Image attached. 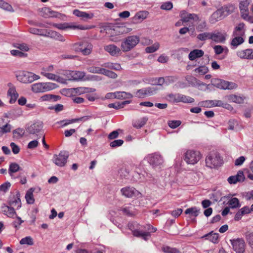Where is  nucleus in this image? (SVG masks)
Here are the masks:
<instances>
[{"instance_id":"24","label":"nucleus","mask_w":253,"mask_h":253,"mask_svg":"<svg viewBox=\"0 0 253 253\" xmlns=\"http://www.w3.org/2000/svg\"><path fill=\"white\" fill-rule=\"evenodd\" d=\"M1 211L2 213L9 217L14 218L16 217V212L14 209L10 206L3 205L1 207Z\"/></svg>"},{"instance_id":"12","label":"nucleus","mask_w":253,"mask_h":253,"mask_svg":"<svg viewBox=\"0 0 253 253\" xmlns=\"http://www.w3.org/2000/svg\"><path fill=\"white\" fill-rule=\"evenodd\" d=\"M68 157V152L64 151H61L58 155H54L52 161L57 166L62 167L66 164Z\"/></svg>"},{"instance_id":"60","label":"nucleus","mask_w":253,"mask_h":253,"mask_svg":"<svg viewBox=\"0 0 253 253\" xmlns=\"http://www.w3.org/2000/svg\"><path fill=\"white\" fill-rule=\"evenodd\" d=\"M208 68L205 66H201L194 70L195 73L200 75H205L208 72Z\"/></svg>"},{"instance_id":"51","label":"nucleus","mask_w":253,"mask_h":253,"mask_svg":"<svg viewBox=\"0 0 253 253\" xmlns=\"http://www.w3.org/2000/svg\"><path fill=\"white\" fill-rule=\"evenodd\" d=\"M102 74L114 79H116L118 77L117 74L115 72L105 68H103Z\"/></svg>"},{"instance_id":"62","label":"nucleus","mask_w":253,"mask_h":253,"mask_svg":"<svg viewBox=\"0 0 253 253\" xmlns=\"http://www.w3.org/2000/svg\"><path fill=\"white\" fill-rule=\"evenodd\" d=\"M0 7L9 11H13L12 7L9 3L4 1L3 0L0 1Z\"/></svg>"},{"instance_id":"5","label":"nucleus","mask_w":253,"mask_h":253,"mask_svg":"<svg viewBox=\"0 0 253 253\" xmlns=\"http://www.w3.org/2000/svg\"><path fill=\"white\" fill-rule=\"evenodd\" d=\"M201 153L196 150H188L184 153V160L188 165H195L201 159Z\"/></svg>"},{"instance_id":"38","label":"nucleus","mask_w":253,"mask_h":253,"mask_svg":"<svg viewBox=\"0 0 253 253\" xmlns=\"http://www.w3.org/2000/svg\"><path fill=\"white\" fill-rule=\"evenodd\" d=\"M102 66L106 68L116 71H119L122 69L121 65L117 63L107 62L103 64Z\"/></svg>"},{"instance_id":"29","label":"nucleus","mask_w":253,"mask_h":253,"mask_svg":"<svg viewBox=\"0 0 253 253\" xmlns=\"http://www.w3.org/2000/svg\"><path fill=\"white\" fill-rule=\"evenodd\" d=\"M226 97L229 102L238 104L243 103L246 99L245 97L243 96H239L235 94H230L226 96Z\"/></svg>"},{"instance_id":"64","label":"nucleus","mask_w":253,"mask_h":253,"mask_svg":"<svg viewBox=\"0 0 253 253\" xmlns=\"http://www.w3.org/2000/svg\"><path fill=\"white\" fill-rule=\"evenodd\" d=\"M162 250L166 253H180L176 248H172L168 246L164 247Z\"/></svg>"},{"instance_id":"20","label":"nucleus","mask_w":253,"mask_h":253,"mask_svg":"<svg viewBox=\"0 0 253 253\" xmlns=\"http://www.w3.org/2000/svg\"><path fill=\"white\" fill-rule=\"evenodd\" d=\"M53 26L56 28L60 30H65L67 29H78L80 30H85L87 29V28H85L84 26L82 25H70L68 23H60V24H53Z\"/></svg>"},{"instance_id":"33","label":"nucleus","mask_w":253,"mask_h":253,"mask_svg":"<svg viewBox=\"0 0 253 253\" xmlns=\"http://www.w3.org/2000/svg\"><path fill=\"white\" fill-rule=\"evenodd\" d=\"M245 24L243 23H239L235 28L233 32L232 36H242L245 34Z\"/></svg>"},{"instance_id":"23","label":"nucleus","mask_w":253,"mask_h":253,"mask_svg":"<svg viewBox=\"0 0 253 253\" xmlns=\"http://www.w3.org/2000/svg\"><path fill=\"white\" fill-rule=\"evenodd\" d=\"M237 56L242 59H253V49L248 48L237 52Z\"/></svg>"},{"instance_id":"2","label":"nucleus","mask_w":253,"mask_h":253,"mask_svg":"<svg viewBox=\"0 0 253 253\" xmlns=\"http://www.w3.org/2000/svg\"><path fill=\"white\" fill-rule=\"evenodd\" d=\"M206 166L210 168H216L221 165L222 159L217 152H211L206 158Z\"/></svg>"},{"instance_id":"36","label":"nucleus","mask_w":253,"mask_h":253,"mask_svg":"<svg viewBox=\"0 0 253 253\" xmlns=\"http://www.w3.org/2000/svg\"><path fill=\"white\" fill-rule=\"evenodd\" d=\"M29 32L35 35H38L40 36H42L44 37H47L48 36V35L47 34L48 31H45L44 30L42 29H40L38 28H30L29 29Z\"/></svg>"},{"instance_id":"59","label":"nucleus","mask_w":253,"mask_h":253,"mask_svg":"<svg viewBox=\"0 0 253 253\" xmlns=\"http://www.w3.org/2000/svg\"><path fill=\"white\" fill-rule=\"evenodd\" d=\"M80 120H81V119H72V120H64L58 122L57 124H61L62 126H67L69 124L75 123Z\"/></svg>"},{"instance_id":"17","label":"nucleus","mask_w":253,"mask_h":253,"mask_svg":"<svg viewBox=\"0 0 253 253\" xmlns=\"http://www.w3.org/2000/svg\"><path fill=\"white\" fill-rule=\"evenodd\" d=\"M122 194L127 198H132L138 196L140 194V192L132 187L126 186L121 189Z\"/></svg>"},{"instance_id":"8","label":"nucleus","mask_w":253,"mask_h":253,"mask_svg":"<svg viewBox=\"0 0 253 253\" xmlns=\"http://www.w3.org/2000/svg\"><path fill=\"white\" fill-rule=\"evenodd\" d=\"M53 70L54 66L52 65L43 67L41 69V74L49 80L60 82L61 78L54 74H52V72Z\"/></svg>"},{"instance_id":"40","label":"nucleus","mask_w":253,"mask_h":253,"mask_svg":"<svg viewBox=\"0 0 253 253\" xmlns=\"http://www.w3.org/2000/svg\"><path fill=\"white\" fill-rule=\"evenodd\" d=\"M34 189L30 188L28 190L25 195V199L28 204H33L35 202V199L33 196V192Z\"/></svg>"},{"instance_id":"14","label":"nucleus","mask_w":253,"mask_h":253,"mask_svg":"<svg viewBox=\"0 0 253 253\" xmlns=\"http://www.w3.org/2000/svg\"><path fill=\"white\" fill-rule=\"evenodd\" d=\"M157 89L154 87H148L137 90L135 96L139 98H143L147 96H151L156 93Z\"/></svg>"},{"instance_id":"41","label":"nucleus","mask_w":253,"mask_h":253,"mask_svg":"<svg viewBox=\"0 0 253 253\" xmlns=\"http://www.w3.org/2000/svg\"><path fill=\"white\" fill-rule=\"evenodd\" d=\"M20 169L19 165L15 163H12L9 165L8 173L12 178H13V173L18 171Z\"/></svg>"},{"instance_id":"16","label":"nucleus","mask_w":253,"mask_h":253,"mask_svg":"<svg viewBox=\"0 0 253 253\" xmlns=\"http://www.w3.org/2000/svg\"><path fill=\"white\" fill-rule=\"evenodd\" d=\"M251 2V0H244L240 3V9L242 17L246 20H249L248 6Z\"/></svg>"},{"instance_id":"43","label":"nucleus","mask_w":253,"mask_h":253,"mask_svg":"<svg viewBox=\"0 0 253 253\" xmlns=\"http://www.w3.org/2000/svg\"><path fill=\"white\" fill-rule=\"evenodd\" d=\"M60 98V97L57 95H55L53 94H44L41 96L40 98V100L41 101H57Z\"/></svg>"},{"instance_id":"21","label":"nucleus","mask_w":253,"mask_h":253,"mask_svg":"<svg viewBox=\"0 0 253 253\" xmlns=\"http://www.w3.org/2000/svg\"><path fill=\"white\" fill-rule=\"evenodd\" d=\"M245 179L243 171L239 170L236 175L228 177L227 181L230 184H236L238 182H243Z\"/></svg>"},{"instance_id":"52","label":"nucleus","mask_w":253,"mask_h":253,"mask_svg":"<svg viewBox=\"0 0 253 253\" xmlns=\"http://www.w3.org/2000/svg\"><path fill=\"white\" fill-rule=\"evenodd\" d=\"M25 131L23 128H18L13 131V137L16 139L21 138L24 134Z\"/></svg>"},{"instance_id":"1","label":"nucleus","mask_w":253,"mask_h":253,"mask_svg":"<svg viewBox=\"0 0 253 253\" xmlns=\"http://www.w3.org/2000/svg\"><path fill=\"white\" fill-rule=\"evenodd\" d=\"M16 77L17 81L23 84H30L40 79V77L39 75L26 71L17 72Z\"/></svg>"},{"instance_id":"44","label":"nucleus","mask_w":253,"mask_h":253,"mask_svg":"<svg viewBox=\"0 0 253 253\" xmlns=\"http://www.w3.org/2000/svg\"><path fill=\"white\" fill-rule=\"evenodd\" d=\"M229 207L231 209H236L241 206L239 201L237 198H232L228 201Z\"/></svg>"},{"instance_id":"48","label":"nucleus","mask_w":253,"mask_h":253,"mask_svg":"<svg viewBox=\"0 0 253 253\" xmlns=\"http://www.w3.org/2000/svg\"><path fill=\"white\" fill-rule=\"evenodd\" d=\"M194 102V99L188 96H186L182 94H180L179 102L184 103H191Z\"/></svg>"},{"instance_id":"15","label":"nucleus","mask_w":253,"mask_h":253,"mask_svg":"<svg viewBox=\"0 0 253 253\" xmlns=\"http://www.w3.org/2000/svg\"><path fill=\"white\" fill-rule=\"evenodd\" d=\"M233 249L236 253H243L245 250V243L243 239L238 238L230 240Z\"/></svg>"},{"instance_id":"49","label":"nucleus","mask_w":253,"mask_h":253,"mask_svg":"<svg viewBox=\"0 0 253 253\" xmlns=\"http://www.w3.org/2000/svg\"><path fill=\"white\" fill-rule=\"evenodd\" d=\"M211 33L204 32L198 35L197 39L201 41H205L208 39L211 40Z\"/></svg>"},{"instance_id":"46","label":"nucleus","mask_w":253,"mask_h":253,"mask_svg":"<svg viewBox=\"0 0 253 253\" xmlns=\"http://www.w3.org/2000/svg\"><path fill=\"white\" fill-rule=\"evenodd\" d=\"M47 34L48 35V37H53L57 40H59L61 42H64L65 41V39H64L63 36L58 34L57 32L55 31L50 30L48 31Z\"/></svg>"},{"instance_id":"32","label":"nucleus","mask_w":253,"mask_h":253,"mask_svg":"<svg viewBox=\"0 0 253 253\" xmlns=\"http://www.w3.org/2000/svg\"><path fill=\"white\" fill-rule=\"evenodd\" d=\"M251 210L248 206H245L241 209L235 214L234 219L236 221H239L241 219L242 216L246 214L250 213Z\"/></svg>"},{"instance_id":"4","label":"nucleus","mask_w":253,"mask_h":253,"mask_svg":"<svg viewBox=\"0 0 253 253\" xmlns=\"http://www.w3.org/2000/svg\"><path fill=\"white\" fill-rule=\"evenodd\" d=\"M139 37L137 36H130L125 39L121 43V49L124 52L130 51L139 42Z\"/></svg>"},{"instance_id":"58","label":"nucleus","mask_w":253,"mask_h":253,"mask_svg":"<svg viewBox=\"0 0 253 253\" xmlns=\"http://www.w3.org/2000/svg\"><path fill=\"white\" fill-rule=\"evenodd\" d=\"M207 29V23L205 21H201L196 26V30L198 32H203Z\"/></svg>"},{"instance_id":"18","label":"nucleus","mask_w":253,"mask_h":253,"mask_svg":"<svg viewBox=\"0 0 253 253\" xmlns=\"http://www.w3.org/2000/svg\"><path fill=\"white\" fill-rule=\"evenodd\" d=\"M121 211H122L124 215L132 216L136 214V210L135 206L131 204H126L124 205L121 208Z\"/></svg>"},{"instance_id":"25","label":"nucleus","mask_w":253,"mask_h":253,"mask_svg":"<svg viewBox=\"0 0 253 253\" xmlns=\"http://www.w3.org/2000/svg\"><path fill=\"white\" fill-rule=\"evenodd\" d=\"M8 85L9 87L7 91V94L10 96V102L14 103L18 97V94L16 90L15 87L11 84L9 83Z\"/></svg>"},{"instance_id":"47","label":"nucleus","mask_w":253,"mask_h":253,"mask_svg":"<svg viewBox=\"0 0 253 253\" xmlns=\"http://www.w3.org/2000/svg\"><path fill=\"white\" fill-rule=\"evenodd\" d=\"M180 93H170L167 95V99L171 102H179Z\"/></svg>"},{"instance_id":"50","label":"nucleus","mask_w":253,"mask_h":253,"mask_svg":"<svg viewBox=\"0 0 253 253\" xmlns=\"http://www.w3.org/2000/svg\"><path fill=\"white\" fill-rule=\"evenodd\" d=\"M129 101H125L121 103H110L108 104V107L110 108H113L116 109H119L122 108H123L124 105L126 104L129 103Z\"/></svg>"},{"instance_id":"54","label":"nucleus","mask_w":253,"mask_h":253,"mask_svg":"<svg viewBox=\"0 0 253 253\" xmlns=\"http://www.w3.org/2000/svg\"><path fill=\"white\" fill-rule=\"evenodd\" d=\"M20 244L21 245H27L32 246L34 244V242L32 237L30 236H28L22 238L20 241Z\"/></svg>"},{"instance_id":"31","label":"nucleus","mask_w":253,"mask_h":253,"mask_svg":"<svg viewBox=\"0 0 253 253\" xmlns=\"http://www.w3.org/2000/svg\"><path fill=\"white\" fill-rule=\"evenodd\" d=\"M204 54V52L201 49H194L189 53L188 58L190 60L193 61L197 58L201 57Z\"/></svg>"},{"instance_id":"37","label":"nucleus","mask_w":253,"mask_h":253,"mask_svg":"<svg viewBox=\"0 0 253 253\" xmlns=\"http://www.w3.org/2000/svg\"><path fill=\"white\" fill-rule=\"evenodd\" d=\"M148 118L147 117H143L140 119L134 121L132 123V125L133 127L136 128H140L146 124Z\"/></svg>"},{"instance_id":"9","label":"nucleus","mask_w":253,"mask_h":253,"mask_svg":"<svg viewBox=\"0 0 253 253\" xmlns=\"http://www.w3.org/2000/svg\"><path fill=\"white\" fill-rule=\"evenodd\" d=\"M146 231L147 232L142 231L139 229H136L133 230V234L134 236L138 237H141L144 240L147 241L149 237L151 236V233H154L156 231L157 229L153 227L150 224H148L145 227Z\"/></svg>"},{"instance_id":"26","label":"nucleus","mask_w":253,"mask_h":253,"mask_svg":"<svg viewBox=\"0 0 253 253\" xmlns=\"http://www.w3.org/2000/svg\"><path fill=\"white\" fill-rule=\"evenodd\" d=\"M234 38L232 39L230 42V45L232 49L236 48L239 45L242 44L245 41L243 36H232Z\"/></svg>"},{"instance_id":"35","label":"nucleus","mask_w":253,"mask_h":253,"mask_svg":"<svg viewBox=\"0 0 253 253\" xmlns=\"http://www.w3.org/2000/svg\"><path fill=\"white\" fill-rule=\"evenodd\" d=\"M223 18V12L221 10H217L211 16V22L214 23L219 20H220Z\"/></svg>"},{"instance_id":"27","label":"nucleus","mask_w":253,"mask_h":253,"mask_svg":"<svg viewBox=\"0 0 253 253\" xmlns=\"http://www.w3.org/2000/svg\"><path fill=\"white\" fill-rule=\"evenodd\" d=\"M191 20L197 21L199 20V17L194 13L191 14L184 12L181 14V21L182 22L186 23L189 22Z\"/></svg>"},{"instance_id":"34","label":"nucleus","mask_w":253,"mask_h":253,"mask_svg":"<svg viewBox=\"0 0 253 253\" xmlns=\"http://www.w3.org/2000/svg\"><path fill=\"white\" fill-rule=\"evenodd\" d=\"M42 11L45 13L46 16L51 17H60L62 14L57 11L51 10L49 7H43Z\"/></svg>"},{"instance_id":"13","label":"nucleus","mask_w":253,"mask_h":253,"mask_svg":"<svg viewBox=\"0 0 253 253\" xmlns=\"http://www.w3.org/2000/svg\"><path fill=\"white\" fill-rule=\"evenodd\" d=\"M213 84L217 87L222 89H233L237 87V84L233 82H228L220 79H215Z\"/></svg>"},{"instance_id":"22","label":"nucleus","mask_w":253,"mask_h":253,"mask_svg":"<svg viewBox=\"0 0 253 253\" xmlns=\"http://www.w3.org/2000/svg\"><path fill=\"white\" fill-rule=\"evenodd\" d=\"M104 50L113 56H118L121 54L120 48L114 44H109L104 46Z\"/></svg>"},{"instance_id":"45","label":"nucleus","mask_w":253,"mask_h":253,"mask_svg":"<svg viewBox=\"0 0 253 253\" xmlns=\"http://www.w3.org/2000/svg\"><path fill=\"white\" fill-rule=\"evenodd\" d=\"M117 98L119 99H130L132 98L133 95L128 92L125 91H118L116 92Z\"/></svg>"},{"instance_id":"57","label":"nucleus","mask_w":253,"mask_h":253,"mask_svg":"<svg viewBox=\"0 0 253 253\" xmlns=\"http://www.w3.org/2000/svg\"><path fill=\"white\" fill-rule=\"evenodd\" d=\"M145 179L144 175L137 172H134L132 175V180L133 181L142 182Z\"/></svg>"},{"instance_id":"53","label":"nucleus","mask_w":253,"mask_h":253,"mask_svg":"<svg viewBox=\"0 0 253 253\" xmlns=\"http://www.w3.org/2000/svg\"><path fill=\"white\" fill-rule=\"evenodd\" d=\"M175 80V78L174 77H166L165 78L161 77L158 79V84L159 85H162L165 82H168L169 81L173 82Z\"/></svg>"},{"instance_id":"55","label":"nucleus","mask_w":253,"mask_h":253,"mask_svg":"<svg viewBox=\"0 0 253 253\" xmlns=\"http://www.w3.org/2000/svg\"><path fill=\"white\" fill-rule=\"evenodd\" d=\"M160 47V44L158 42H155L152 45L147 47L145 51L147 53H153L157 51Z\"/></svg>"},{"instance_id":"6","label":"nucleus","mask_w":253,"mask_h":253,"mask_svg":"<svg viewBox=\"0 0 253 253\" xmlns=\"http://www.w3.org/2000/svg\"><path fill=\"white\" fill-rule=\"evenodd\" d=\"M72 47L76 52H80L84 55L90 54L92 50V44L87 42L75 43L72 45Z\"/></svg>"},{"instance_id":"61","label":"nucleus","mask_w":253,"mask_h":253,"mask_svg":"<svg viewBox=\"0 0 253 253\" xmlns=\"http://www.w3.org/2000/svg\"><path fill=\"white\" fill-rule=\"evenodd\" d=\"M87 70L90 73L102 74L103 68L92 66L88 67Z\"/></svg>"},{"instance_id":"56","label":"nucleus","mask_w":253,"mask_h":253,"mask_svg":"<svg viewBox=\"0 0 253 253\" xmlns=\"http://www.w3.org/2000/svg\"><path fill=\"white\" fill-rule=\"evenodd\" d=\"M147 15L148 13L146 11H140L135 14L134 19L142 21L146 18Z\"/></svg>"},{"instance_id":"10","label":"nucleus","mask_w":253,"mask_h":253,"mask_svg":"<svg viewBox=\"0 0 253 253\" xmlns=\"http://www.w3.org/2000/svg\"><path fill=\"white\" fill-rule=\"evenodd\" d=\"M144 159L153 167L161 166L164 162L163 157L157 153L148 154Z\"/></svg>"},{"instance_id":"63","label":"nucleus","mask_w":253,"mask_h":253,"mask_svg":"<svg viewBox=\"0 0 253 253\" xmlns=\"http://www.w3.org/2000/svg\"><path fill=\"white\" fill-rule=\"evenodd\" d=\"M181 121L179 120L169 121L168 122L169 126L171 128H175L181 125Z\"/></svg>"},{"instance_id":"42","label":"nucleus","mask_w":253,"mask_h":253,"mask_svg":"<svg viewBox=\"0 0 253 253\" xmlns=\"http://www.w3.org/2000/svg\"><path fill=\"white\" fill-rule=\"evenodd\" d=\"M186 214H189L190 217H197L199 213V210L196 207L188 208L185 211Z\"/></svg>"},{"instance_id":"11","label":"nucleus","mask_w":253,"mask_h":253,"mask_svg":"<svg viewBox=\"0 0 253 253\" xmlns=\"http://www.w3.org/2000/svg\"><path fill=\"white\" fill-rule=\"evenodd\" d=\"M62 74L66 77L67 79L70 81L82 80L85 76L84 72L79 71L66 70Z\"/></svg>"},{"instance_id":"3","label":"nucleus","mask_w":253,"mask_h":253,"mask_svg":"<svg viewBox=\"0 0 253 253\" xmlns=\"http://www.w3.org/2000/svg\"><path fill=\"white\" fill-rule=\"evenodd\" d=\"M57 87V85L53 83H38L31 85V90L34 93L44 92L54 89Z\"/></svg>"},{"instance_id":"19","label":"nucleus","mask_w":253,"mask_h":253,"mask_svg":"<svg viewBox=\"0 0 253 253\" xmlns=\"http://www.w3.org/2000/svg\"><path fill=\"white\" fill-rule=\"evenodd\" d=\"M226 33H222L219 32L211 33V40L216 43H224L226 39Z\"/></svg>"},{"instance_id":"39","label":"nucleus","mask_w":253,"mask_h":253,"mask_svg":"<svg viewBox=\"0 0 253 253\" xmlns=\"http://www.w3.org/2000/svg\"><path fill=\"white\" fill-rule=\"evenodd\" d=\"M218 236L219 235L218 233H213L212 232H211L209 234L205 235L202 238H206V239L209 240L210 241L213 243H216L217 242Z\"/></svg>"},{"instance_id":"30","label":"nucleus","mask_w":253,"mask_h":253,"mask_svg":"<svg viewBox=\"0 0 253 253\" xmlns=\"http://www.w3.org/2000/svg\"><path fill=\"white\" fill-rule=\"evenodd\" d=\"M75 16L81 18L83 20L90 19L93 17V13H87L85 12L80 11L78 9H75L73 12Z\"/></svg>"},{"instance_id":"7","label":"nucleus","mask_w":253,"mask_h":253,"mask_svg":"<svg viewBox=\"0 0 253 253\" xmlns=\"http://www.w3.org/2000/svg\"><path fill=\"white\" fill-rule=\"evenodd\" d=\"M43 123L42 121H35L31 125L28 126L27 131L29 134H35L37 136L42 135L43 130Z\"/></svg>"},{"instance_id":"28","label":"nucleus","mask_w":253,"mask_h":253,"mask_svg":"<svg viewBox=\"0 0 253 253\" xmlns=\"http://www.w3.org/2000/svg\"><path fill=\"white\" fill-rule=\"evenodd\" d=\"M20 196L19 192H17L16 194L9 200V205L10 206L16 207L17 209H19L21 207Z\"/></svg>"}]
</instances>
